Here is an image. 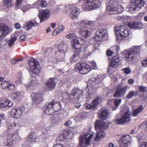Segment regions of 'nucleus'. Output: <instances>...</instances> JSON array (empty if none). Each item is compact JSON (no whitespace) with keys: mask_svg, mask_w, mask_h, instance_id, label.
<instances>
[{"mask_svg":"<svg viewBox=\"0 0 147 147\" xmlns=\"http://www.w3.org/2000/svg\"><path fill=\"white\" fill-rule=\"evenodd\" d=\"M113 53V52L111 51L110 50H107L106 52L107 55L108 56H111Z\"/></svg>","mask_w":147,"mask_h":147,"instance_id":"nucleus-57","label":"nucleus"},{"mask_svg":"<svg viewBox=\"0 0 147 147\" xmlns=\"http://www.w3.org/2000/svg\"><path fill=\"white\" fill-rule=\"evenodd\" d=\"M86 108L87 109H93L92 105H91L90 104H86Z\"/></svg>","mask_w":147,"mask_h":147,"instance_id":"nucleus-56","label":"nucleus"},{"mask_svg":"<svg viewBox=\"0 0 147 147\" xmlns=\"http://www.w3.org/2000/svg\"><path fill=\"white\" fill-rule=\"evenodd\" d=\"M121 63V61L119 60L118 58L113 57L110 63L109 67V68L111 67L114 68L120 65Z\"/></svg>","mask_w":147,"mask_h":147,"instance_id":"nucleus-21","label":"nucleus"},{"mask_svg":"<svg viewBox=\"0 0 147 147\" xmlns=\"http://www.w3.org/2000/svg\"><path fill=\"white\" fill-rule=\"evenodd\" d=\"M5 119V116L4 114H0V127L1 125V121Z\"/></svg>","mask_w":147,"mask_h":147,"instance_id":"nucleus-49","label":"nucleus"},{"mask_svg":"<svg viewBox=\"0 0 147 147\" xmlns=\"http://www.w3.org/2000/svg\"><path fill=\"white\" fill-rule=\"evenodd\" d=\"M108 114V111L106 109H104L99 115V116L100 119L105 120L107 118Z\"/></svg>","mask_w":147,"mask_h":147,"instance_id":"nucleus-33","label":"nucleus"},{"mask_svg":"<svg viewBox=\"0 0 147 147\" xmlns=\"http://www.w3.org/2000/svg\"><path fill=\"white\" fill-rule=\"evenodd\" d=\"M13 105L12 102L9 100H6L5 102L0 104V108L3 111L8 109Z\"/></svg>","mask_w":147,"mask_h":147,"instance_id":"nucleus-28","label":"nucleus"},{"mask_svg":"<svg viewBox=\"0 0 147 147\" xmlns=\"http://www.w3.org/2000/svg\"><path fill=\"white\" fill-rule=\"evenodd\" d=\"M81 47H77V48H73L75 49V52L74 53V55L80 57V55L81 53Z\"/></svg>","mask_w":147,"mask_h":147,"instance_id":"nucleus-41","label":"nucleus"},{"mask_svg":"<svg viewBox=\"0 0 147 147\" xmlns=\"http://www.w3.org/2000/svg\"><path fill=\"white\" fill-rule=\"evenodd\" d=\"M0 30L2 35H6L10 32L8 27L5 24L1 23L0 25Z\"/></svg>","mask_w":147,"mask_h":147,"instance_id":"nucleus-27","label":"nucleus"},{"mask_svg":"<svg viewBox=\"0 0 147 147\" xmlns=\"http://www.w3.org/2000/svg\"><path fill=\"white\" fill-rule=\"evenodd\" d=\"M39 84L37 80L35 78L26 86L27 89L32 90L37 87Z\"/></svg>","mask_w":147,"mask_h":147,"instance_id":"nucleus-26","label":"nucleus"},{"mask_svg":"<svg viewBox=\"0 0 147 147\" xmlns=\"http://www.w3.org/2000/svg\"><path fill=\"white\" fill-rule=\"evenodd\" d=\"M26 37L25 35H23L20 36L18 38L19 40L21 41V40H25Z\"/></svg>","mask_w":147,"mask_h":147,"instance_id":"nucleus-53","label":"nucleus"},{"mask_svg":"<svg viewBox=\"0 0 147 147\" xmlns=\"http://www.w3.org/2000/svg\"><path fill=\"white\" fill-rule=\"evenodd\" d=\"M17 37L14 36L12 38H11L9 40L8 42V45L9 47H10L12 46L15 41L17 40Z\"/></svg>","mask_w":147,"mask_h":147,"instance_id":"nucleus-42","label":"nucleus"},{"mask_svg":"<svg viewBox=\"0 0 147 147\" xmlns=\"http://www.w3.org/2000/svg\"><path fill=\"white\" fill-rule=\"evenodd\" d=\"M36 139V137L34 134H30L28 137V142L31 143L35 142Z\"/></svg>","mask_w":147,"mask_h":147,"instance_id":"nucleus-38","label":"nucleus"},{"mask_svg":"<svg viewBox=\"0 0 147 147\" xmlns=\"http://www.w3.org/2000/svg\"><path fill=\"white\" fill-rule=\"evenodd\" d=\"M18 124L12 123L9 129L5 134L6 135V140L4 142V147H11L13 142L20 140V136L17 132Z\"/></svg>","mask_w":147,"mask_h":147,"instance_id":"nucleus-1","label":"nucleus"},{"mask_svg":"<svg viewBox=\"0 0 147 147\" xmlns=\"http://www.w3.org/2000/svg\"><path fill=\"white\" fill-rule=\"evenodd\" d=\"M38 2L40 3V5L42 7H45L47 6L46 2L43 0H40Z\"/></svg>","mask_w":147,"mask_h":147,"instance_id":"nucleus-44","label":"nucleus"},{"mask_svg":"<svg viewBox=\"0 0 147 147\" xmlns=\"http://www.w3.org/2000/svg\"><path fill=\"white\" fill-rule=\"evenodd\" d=\"M72 122L70 120H69L65 123L64 125L66 126H69L71 125Z\"/></svg>","mask_w":147,"mask_h":147,"instance_id":"nucleus-58","label":"nucleus"},{"mask_svg":"<svg viewBox=\"0 0 147 147\" xmlns=\"http://www.w3.org/2000/svg\"><path fill=\"white\" fill-rule=\"evenodd\" d=\"M106 10L110 14H118L122 12L124 9L120 5L114 3L112 5L111 4L107 5Z\"/></svg>","mask_w":147,"mask_h":147,"instance_id":"nucleus-8","label":"nucleus"},{"mask_svg":"<svg viewBox=\"0 0 147 147\" xmlns=\"http://www.w3.org/2000/svg\"><path fill=\"white\" fill-rule=\"evenodd\" d=\"M28 63L30 67L34 74H37L39 73L40 66L38 61L32 58L29 60Z\"/></svg>","mask_w":147,"mask_h":147,"instance_id":"nucleus-11","label":"nucleus"},{"mask_svg":"<svg viewBox=\"0 0 147 147\" xmlns=\"http://www.w3.org/2000/svg\"><path fill=\"white\" fill-rule=\"evenodd\" d=\"M50 11L49 10L45 9L39 11L38 17L40 22L42 23L49 19L50 17Z\"/></svg>","mask_w":147,"mask_h":147,"instance_id":"nucleus-16","label":"nucleus"},{"mask_svg":"<svg viewBox=\"0 0 147 147\" xmlns=\"http://www.w3.org/2000/svg\"><path fill=\"white\" fill-rule=\"evenodd\" d=\"M1 87L3 89L8 88L10 90H13L15 88V86L11 83H8L7 81H4L1 84Z\"/></svg>","mask_w":147,"mask_h":147,"instance_id":"nucleus-30","label":"nucleus"},{"mask_svg":"<svg viewBox=\"0 0 147 147\" xmlns=\"http://www.w3.org/2000/svg\"><path fill=\"white\" fill-rule=\"evenodd\" d=\"M64 29V27L62 25L59 26L58 27L53 31V34L55 33L56 34H58L60 32L63 31Z\"/></svg>","mask_w":147,"mask_h":147,"instance_id":"nucleus-39","label":"nucleus"},{"mask_svg":"<svg viewBox=\"0 0 147 147\" xmlns=\"http://www.w3.org/2000/svg\"><path fill=\"white\" fill-rule=\"evenodd\" d=\"M128 87L127 86H119L117 88L115 92L113 95L114 97H122L125 94Z\"/></svg>","mask_w":147,"mask_h":147,"instance_id":"nucleus-17","label":"nucleus"},{"mask_svg":"<svg viewBox=\"0 0 147 147\" xmlns=\"http://www.w3.org/2000/svg\"><path fill=\"white\" fill-rule=\"evenodd\" d=\"M115 31L116 35H119L122 38H125L129 35L128 30L123 26H121L119 27H115Z\"/></svg>","mask_w":147,"mask_h":147,"instance_id":"nucleus-12","label":"nucleus"},{"mask_svg":"<svg viewBox=\"0 0 147 147\" xmlns=\"http://www.w3.org/2000/svg\"><path fill=\"white\" fill-rule=\"evenodd\" d=\"M22 0H17L16 4L17 6H20L21 4Z\"/></svg>","mask_w":147,"mask_h":147,"instance_id":"nucleus-61","label":"nucleus"},{"mask_svg":"<svg viewBox=\"0 0 147 147\" xmlns=\"http://www.w3.org/2000/svg\"><path fill=\"white\" fill-rule=\"evenodd\" d=\"M75 70L82 74H86L90 71V66L85 63H78L76 65Z\"/></svg>","mask_w":147,"mask_h":147,"instance_id":"nucleus-10","label":"nucleus"},{"mask_svg":"<svg viewBox=\"0 0 147 147\" xmlns=\"http://www.w3.org/2000/svg\"><path fill=\"white\" fill-rule=\"evenodd\" d=\"M84 91L76 88L72 89L71 94H67L68 99L71 102H78Z\"/></svg>","mask_w":147,"mask_h":147,"instance_id":"nucleus-6","label":"nucleus"},{"mask_svg":"<svg viewBox=\"0 0 147 147\" xmlns=\"http://www.w3.org/2000/svg\"><path fill=\"white\" fill-rule=\"evenodd\" d=\"M52 147H64L63 146L60 144H56L53 145Z\"/></svg>","mask_w":147,"mask_h":147,"instance_id":"nucleus-62","label":"nucleus"},{"mask_svg":"<svg viewBox=\"0 0 147 147\" xmlns=\"http://www.w3.org/2000/svg\"><path fill=\"white\" fill-rule=\"evenodd\" d=\"M100 98L98 97H97L94 99L92 102L91 103L92 105L93 109H94L97 107L99 103Z\"/></svg>","mask_w":147,"mask_h":147,"instance_id":"nucleus-37","label":"nucleus"},{"mask_svg":"<svg viewBox=\"0 0 147 147\" xmlns=\"http://www.w3.org/2000/svg\"><path fill=\"white\" fill-rule=\"evenodd\" d=\"M90 64L94 69H96L97 67L95 61H92L90 62Z\"/></svg>","mask_w":147,"mask_h":147,"instance_id":"nucleus-54","label":"nucleus"},{"mask_svg":"<svg viewBox=\"0 0 147 147\" xmlns=\"http://www.w3.org/2000/svg\"><path fill=\"white\" fill-rule=\"evenodd\" d=\"M93 77L95 79V82L97 84H100L102 82L104 79L102 76H100L98 78V75L96 73H94L93 75ZM95 81V80H94Z\"/></svg>","mask_w":147,"mask_h":147,"instance_id":"nucleus-35","label":"nucleus"},{"mask_svg":"<svg viewBox=\"0 0 147 147\" xmlns=\"http://www.w3.org/2000/svg\"><path fill=\"white\" fill-rule=\"evenodd\" d=\"M81 34L84 37H88L91 34V29L86 26H84L80 29Z\"/></svg>","mask_w":147,"mask_h":147,"instance_id":"nucleus-22","label":"nucleus"},{"mask_svg":"<svg viewBox=\"0 0 147 147\" xmlns=\"http://www.w3.org/2000/svg\"><path fill=\"white\" fill-rule=\"evenodd\" d=\"M63 134L65 140H68L71 138L72 135V133L70 131H65Z\"/></svg>","mask_w":147,"mask_h":147,"instance_id":"nucleus-36","label":"nucleus"},{"mask_svg":"<svg viewBox=\"0 0 147 147\" xmlns=\"http://www.w3.org/2000/svg\"><path fill=\"white\" fill-rule=\"evenodd\" d=\"M140 49V46H135L131 48L125 55L126 60L133 62L139 56Z\"/></svg>","mask_w":147,"mask_h":147,"instance_id":"nucleus-5","label":"nucleus"},{"mask_svg":"<svg viewBox=\"0 0 147 147\" xmlns=\"http://www.w3.org/2000/svg\"><path fill=\"white\" fill-rule=\"evenodd\" d=\"M31 96L32 97V101L34 104L36 105L40 104L44 100L42 95L41 94L33 93Z\"/></svg>","mask_w":147,"mask_h":147,"instance_id":"nucleus-19","label":"nucleus"},{"mask_svg":"<svg viewBox=\"0 0 147 147\" xmlns=\"http://www.w3.org/2000/svg\"><path fill=\"white\" fill-rule=\"evenodd\" d=\"M15 28L17 29H19L21 28V26L19 23H17L14 25Z\"/></svg>","mask_w":147,"mask_h":147,"instance_id":"nucleus-59","label":"nucleus"},{"mask_svg":"<svg viewBox=\"0 0 147 147\" xmlns=\"http://www.w3.org/2000/svg\"><path fill=\"white\" fill-rule=\"evenodd\" d=\"M145 4L143 0H135L130 3L129 11L131 13H134L143 7Z\"/></svg>","mask_w":147,"mask_h":147,"instance_id":"nucleus-9","label":"nucleus"},{"mask_svg":"<svg viewBox=\"0 0 147 147\" xmlns=\"http://www.w3.org/2000/svg\"><path fill=\"white\" fill-rule=\"evenodd\" d=\"M121 99H116L114 101V105L116 109L119 106V104L121 103Z\"/></svg>","mask_w":147,"mask_h":147,"instance_id":"nucleus-45","label":"nucleus"},{"mask_svg":"<svg viewBox=\"0 0 147 147\" xmlns=\"http://www.w3.org/2000/svg\"><path fill=\"white\" fill-rule=\"evenodd\" d=\"M129 26L131 29H141L143 28L142 23L137 22H131L128 24Z\"/></svg>","mask_w":147,"mask_h":147,"instance_id":"nucleus-24","label":"nucleus"},{"mask_svg":"<svg viewBox=\"0 0 147 147\" xmlns=\"http://www.w3.org/2000/svg\"><path fill=\"white\" fill-rule=\"evenodd\" d=\"M51 51L52 49L51 48H48L46 49L45 52L47 55H48Z\"/></svg>","mask_w":147,"mask_h":147,"instance_id":"nucleus-51","label":"nucleus"},{"mask_svg":"<svg viewBox=\"0 0 147 147\" xmlns=\"http://www.w3.org/2000/svg\"><path fill=\"white\" fill-rule=\"evenodd\" d=\"M83 3L85 5L82 6L85 10L90 11L95 9L99 7L100 2L98 0H83Z\"/></svg>","mask_w":147,"mask_h":147,"instance_id":"nucleus-7","label":"nucleus"},{"mask_svg":"<svg viewBox=\"0 0 147 147\" xmlns=\"http://www.w3.org/2000/svg\"><path fill=\"white\" fill-rule=\"evenodd\" d=\"M66 38L72 40L71 44L73 49L81 47V45H84L86 43V42L84 39L82 38L77 37V36L74 33L67 34L66 36Z\"/></svg>","mask_w":147,"mask_h":147,"instance_id":"nucleus-3","label":"nucleus"},{"mask_svg":"<svg viewBox=\"0 0 147 147\" xmlns=\"http://www.w3.org/2000/svg\"><path fill=\"white\" fill-rule=\"evenodd\" d=\"M80 11L77 8L73 7L72 8L71 11L69 14V16L72 19H75L77 17L80 13Z\"/></svg>","mask_w":147,"mask_h":147,"instance_id":"nucleus-25","label":"nucleus"},{"mask_svg":"<svg viewBox=\"0 0 147 147\" xmlns=\"http://www.w3.org/2000/svg\"><path fill=\"white\" fill-rule=\"evenodd\" d=\"M131 140L130 136L128 135H126L123 136L121 139V141L122 142L125 146H127L129 143V141Z\"/></svg>","mask_w":147,"mask_h":147,"instance_id":"nucleus-31","label":"nucleus"},{"mask_svg":"<svg viewBox=\"0 0 147 147\" xmlns=\"http://www.w3.org/2000/svg\"><path fill=\"white\" fill-rule=\"evenodd\" d=\"M20 93L19 92H15L13 94V96L14 98H17V97L20 96Z\"/></svg>","mask_w":147,"mask_h":147,"instance_id":"nucleus-55","label":"nucleus"},{"mask_svg":"<svg viewBox=\"0 0 147 147\" xmlns=\"http://www.w3.org/2000/svg\"><path fill=\"white\" fill-rule=\"evenodd\" d=\"M144 14L145 13L144 12H141L139 14L138 16V17L139 18H141L144 15Z\"/></svg>","mask_w":147,"mask_h":147,"instance_id":"nucleus-63","label":"nucleus"},{"mask_svg":"<svg viewBox=\"0 0 147 147\" xmlns=\"http://www.w3.org/2000/svg\"><path fill=\"white\" fill-rule=\"evenodd\" d=\"M129 113V111H127L125 113L121 119H117L115 120V123L117 124H124L125 123L129 121L131 119L130 115Z\"/></svg>","mask_w":147,"mask_h":147,"instance_id":"nucleus-15","label":"nucleus"},{"mask_svg":"<svg viewBox=\"0 0 147 147\" xmlns=\"http://www.w3.org/2000/svg\"><path fill=\"white\" fill-rule=\"evenodd\" d=\"M108 127V125L105 122L96 120L95 123V127L97 131L95 140L98 141L101 138H104L105 136V134L103 131Z\"/></svg>","mask_w":147,"mask_h":147,"instance_id":"nucleus-2","label":"nucleus"},{"mask_svg":"<svg viewBox=\"0 0 147 147\" xmlns=\"http://www.w3.org/2000/svg\"><path fill=\"white\" fill-rule=\"evenodd\" d=\"M61 105L59 102L52 101L45 104V113L48 115L52 114L55 112H57L60 109Z\"/></svg>","mask_w":147,"mask_h":147,"instance_id":"nucleus-4","label":"nucleus"},{"mask_svg":"<svg viewBox=\"0 0 147 147\" xmlns=\"http://www.w3.org/2000/svg\"><path fill=\"white\" fill-rule=\"evenodd\" d=\"M79 56L74 55V54L73 56L70 59V61L72 63H73L75 61H77L79 59Z\"/></svg>","mask_w":147,"mask_h":147,"instance_id":"nucleus-43","label":"nucleus"},{"mask_svg":"<svg viewBox=\"0 0 147 147\" xmlns=\"http://www.w3.org/2000/svg\"><path fill=\"white\" fill-rule=\"evenodd\" d=\"M50 131L49 128L47 127L44 130L43 132L45 134H48L50 132Z\"/></svg>","mask_w":147,"mask_h":147,"instance_id":"nucleus-52","label":"nucleus"},{"mask_svg":"<svg viewBox=\"0 0 147 147\" xmlns=\"http://www.w3.org/2000/svg\"><path fill=\"white\" fill-rule=\"evenodd\" d=\"M140 147H147V142H143Z\"/></svg>","mask_w":147,"mask_h":147,"instance_id":"nucleus-64","label":"nucleus"},{"mask_svg":"<svg viewBox=\"0 0 147 147\" xmlns=\"http://www.w3.org/2000/svg\"><path fill=\"white\" fill-rule=\"evenodd\" d=\"M68 44L69 42L67 40H64L62 41L59 45V50L58 51L62 53L66 52L67 50V45Z\"/></svg>","mask_w":147,"mask_h":147,"instance_id":"nucleus-23","label":"nucleus"},{"mask_svg":"<svg viewBox=\"0 0 147 147\" xmlns=\"http://www.w3.org/2000/svg\"><path fill=\"white\" fill-rule=\"evenodd\" d=\"M142 65L143 67H147V59H145L142 61Z\"/></svg>","mask_w":147,"mask_h":147,"instance_id":"nucleus-47","label":"nucleus"},{"mask_svg":"<svg viewBox=\"0 0 147 147\" xmlns=\"http://www.w3.org/2000/svg\"><path fill=\"white\" fill-rule=\"evenodd\" d=\"M124 72L126 74H129L131 72V70L129 67H126L123 69Z\"/></svg>","mask_w":147,"mask_h":147,"instance_id":"nucleus-50","label":"nucleus"},{"mask_svg":"<svg viewBox=\"0 0 147 147\" xmlns=\"http://www.w3.org/2000/svg\"><path fill=\"white\" fill-rule=\"evenodd\" d=\"M88 134L81 135L79 138L80 145L77 147H85V145H89L91 138L93 137V134H91L88 137H87Z\"/></svg>","mask_w":147,"mask_h":147,"instance_id":"nucleus-13","label":"nucleus"},{"mask_svg":"<svg viewBox=\"0 0 147 147\" xmlns=\"http://www.w3.org/2000/svg\"><path fill=\"white\" fill-rule=\"evenodd\" d=\"M24 111V108L23 107H16L12 109L11 112V115L14 118H18L22 116Z\"/></svg>","mask_w":147,"mask_h":147,"instance_id":"nucleus-18","label":"nucleus"},{"mask_svg":"<svg viewBox=\"0 0 147 147\" xmlns=\"http://www.w3.org/2000/svg\"><path fill=\"white\" fill-rule=\"evenodd\" d=\"M38 24V23H37L36 22H32L30 21L27 23L26 26H24V28L26 29V31H28L31 29L32 26H36Z\"/></svg>","mask_w":147,"mask_h":147,"instance_id":"nucleus-32","label":"nucleus"},{"mask_svg":"<svg viewBox=\"0 0 147 147\" xmlns=\"http://www.w3.org/2000/svg\"><path fill=\"white\" fill-rule=\"evenodd\" d=\"M54 78H50L47 82L45 86L46 88L49 90L51 89H53L55 86V83L54 81Z\"/></svg>","mask_w":147,"mask_h":147,"instance_id":"nucleus-29","label":"nucleus"},{"mask_svg":"<svg viewBox=\"0 0 147 147\" xmlns=\"http://www.w3.org/2000/svg\"><path fill=\"white\" fill-rule=\"evenodd\" d=\"M144 108L142 105H140L139 107L133 111V115L134 117H136L138 114L142 112Z\"/></svg>","mask_w":147,"mask_h":147,"instance_id":"nucleus-34","label":"nucleus"},{"mask_svg":"<svg viewBox=\"0 0 147 147\" xmlns=\"http://www.w3.org/2000/svg\"><path fill=\"white\" fill-rule=\"evenodd\" d=\"M134 82V80L132 79H131L129 80L128 81V83L129 84H132Z\"/></svg>","mask_w":147,"mask_h":147,"instance_id":"nucleus-60","label":"nucleus"},{"mask_svg":"<svg viewBox=\"0 0 147 147\" xmlns=\"http://www.w3.org/2000/svg\"><path fill=\"white\" fill-rule=\"evenodd\" d=\"M136 95V91H130L127 95L126 98L128 99H130Z\"/></svg>","mask_w":147,"mask_h":147,"instance_id":"nucleus-40","label":"nucleus"},{"mask_svg":"<svg viewBox=\"0 0 147 147\" xmlns=\"http://www.w3.org/2000/svg\"><path fill=\"white\" fill-rule=\"evenodd\" d=\"M138 89L140 92H146L147 90L146 87L141 86H140L139 87Z\"/></svg>","mask_w":147,"mask_h":147,"instance_id":"nucleus-46","label":"nucleus"},{"mask_svg":"<svg viewBox=\"0 0 147 147\" xmlns=\"http://www.w3.org/2000/svg\"><path fill=\"white\" fill-rule=\"evenodd\" d=\"M11 0H4V3L6 6H7L8 7L11 5L10 2Z\"/></svg>","mask_w":147,"mask_h":147,"instance_id":"nucleus-48","label":"nucleus"},{"mask_svg":"<svg viewBox=\"0 0 147 147\" xmlns=\"http://www.w3.org/2000/svg\"><path fill=\"white\" fill-rule=\"evenodd\" d=\"M107 30L105 28H102L98 29L96 32L95 40L97 41H100L107 34Z\"/></svg>","mask_w":147,"mask_h":147,"instance_id":"nucleus-14","label":"nucleus"},{"mask_svg":"<svg viewBox=\"0 0 147 147\" xmlns=\"http://www.w3.org/2000/svg\"><path fill=\"white\" fill-rule=\"evenodd\" d=\"M63 118V115L62 113H55L51 117L52 123L54 125L58 124L61 122V119Z\"/></svg>","mask_w":147,"mask_h":147,"instance_id":"nucleus-20","label":"nucleus"}]
</instances>
